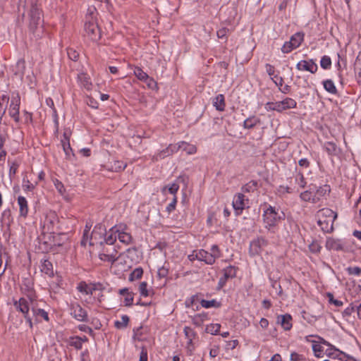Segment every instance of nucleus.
<instances>
[{
    "label": "nucleus",
    "mask_w": 361,
    "mask_h": 361,
    "mask_svg": "<svg viewBox=\"0 0 361 361\" xmlns=\"http://www.w3.org/2000/svg\"><path fill=\"white\" fill-rule=\"evenodd\" d=\"M67 54L69 59L73 61H78L79 58V53L73 48L67 49Z\"/></svg>",
    "instance_id": "obj_54"
},
{
    "label": "nucleus",
    "mask_w": 361,
    "mask_h": 361,
    "mask_svg": "<svg viewBox=\"0 0 361 361\" xmlns=\"http://www.w3.org/2000/svg\"><path fill=\"white\" fill-rule=\"evenodd\" d=\"M322 343L326 346L325 350V355L331 358H338L341 360H343V358L342 356H345V353L342 351H340L338 349L336 348L331 344H330L328 341L322 339Z\"/></svg>",
    "instance_id": "obj_15"
},
{
    "label": "nucleus",
    "mask_w": 361,
    "mask_h": 361,
    "mask_svg": "<svg viewBox=\"0 0 361 361\" xmlns=\"http://www.w3.org/2000/svg\"><path fill=\"white\" fill-rule=\"evenodd\" d=\"M70 345L77 350H80L82 347V344L80 341V336H74L71 338Z\"/></svg>",
    "instance_id": "obj_52"
},
{
    "label": "nucleus",
    "mask_w": 361,
    "mask_h": 361,
    "mask_svg": "<svg viewBox=\"0 0 361 361\" xmlns=\"http://www.w3.org/2000/svg\"><path fill=\"white\" fill-rule=\"evenodd\" d=\"M317 224L325 233H330L333 231L334 221L337 218V214L332 209L324 208L317 212Z\"/></svg>",
    "instance_id": "obj_2"
},
{
    "label": "nucleus",
    "mask_w": 361,
    "mask_h": 361,
    "mask_svg": "<svg viewBox=\"0 0 361 361\" xmlns=\"http://www.w3.org/2000/svg\"><path fill=\"white\" fill-rule=\"evenodd\" d=\"M139 291L142 296L147 297L149 295V290H147V283L145 281L142 282L139 286Z\"/></svg>",
    "instance_id": "obj_56"
},
{
    "label": "nucleus",
    "mask_w": 361,
    "mask_h": 361,
    "mask_svg": "<svg viewBox=\"0 0 361 361\" xmlns=\"http://www.w3.org/2000/svg\"><path fill=\"white\" fill-rule=\"evenodd\" d=\"M169 156H170V153H169V149L167 147L164 149H162L160 152H159L158 153H157L154 156V159H155L156 161H158L159 159H164L165 157H169Z\"/></svg>",
    "instance_id": "obj_50"
},
{
    "label": "nucleus",
    "mask_w": 361,
    "mask_h": 361,
    "mask_svg": "<svg viewBox=\"0 0 361 361\" xmlns=\"http://www.w3.org/2000/svg\"><path fill=\"white\" fill-rule=\"evenodd\" d=\"M133 73L136 78L142 82H145V80L148 78L147 73L143 71V70L140 67H135L134 68Z\"/></svg>",
    "instance_id": "obj_40"
},
{
    "label": "nucleus",
    "mask_w": 361,
    "mask_h": 361,
    "mask_svg": "<svg viewBox=\"0 0 361 361\" xmlns=\"http://www.w3.org/2000/svg\"><path fill=\"white\" fill-rule=\"evenodd\" d=\"M18 204L19 206L20 215L24 218L27 217L29 212L28 202L23 196H18Z\"/></svg>",
    "instance_id": "obj_22"
},
{
    "label": "nucleus",
    "mask_w": 361,
    "mask_h": 361,
    "mask_svg": "<svg viewBox=\"0 0 361 361\" xmlns=\"http://www.w3.org/2000/svg\"><path fill=\"white\" fill-rule=\"evenodd\" d=\"M32 302L31 299H27L25 298H20L19 300H13V306L15 309L20 312L23 316L30 314V303Z\"/></svg>",
    "instance_id": "obj_12"
},
{
    "label": "nucleus",
    "mask_w": 361,
    "mask_h": 361,
    "mask_svg": "<svg viewBox=\"0 0 361 361\" xmlns=\"http://www.w3.org/2000/svg\"><path fill=\"white\" fill-rule=\"evenodd\" d=\"M40 269L42 272L48 275L49 276H54L52 264L51 262L48 260H44V262H42Z\"/></svg>",
    "instance_id": "obj_35"
},
{
    "label": "nucleus",
    "mask_w": 361,
    "mask_h": 361,
    "mask_svg": "<svg viewBox=\"0 0 361 361\" xmlns=\"http://www.w3.org/2000/svg\"><path fill=\"white\" fill-rule=\"evenodd\" d=\"M319 338L322 341L323 338L320 337ZM324 345H325L322 343V341H312V350L317 357H323L325 355L326 348H324Z\"/></svg>",
    "instance_id": "obj_23"
},
{
    "label": "nucleus",
    "mask_w": 361,
    "mask_h": 361,
    "mask_svg": "<svg viewBox=\"0 0 361 361\" xmlns=\"http://www.w3.org/2000/svg\"><path fill=\"white\" fill-rule=\"evenodd\" d=\"M168 149H169V153H170V155L174 154V153H176L179 149H181V145H180V142L177 143V144H174V145H169L168 146Z\"/></svg>",
    "instance_id": "obj_62"
},
{
    "label": "nucleus",
    "mask_w": 361,
    "mask_h": 361,
    "mask_svg": "<svg viewBox=\"0 0 361 361\" xmlns=\"http://www.w3.org/2000/svg\"><path fill=\"white\" fill-rule=\"evenodd\" d=\"M200 305L204 308L219 307L221 306V303L214 299L211 300L203 299L200 301Z\"/></svg>",
    "instance_id": "obj_39"
},
{
    "label": "nucleus",
    "mask_w": 361,
    "mask_h": 361,
    "mask_svg": "<svg viewBox=\"0 0 361 361\" xmlns=\"http://www.w3.org/2000/svg\"><path fill=\"white\" fill-rule=\"evenodd\" d=\"M58 223V217L55 213H51L47 216L44 224L47 225L49 230L54 232V226Z\"/></svg>",
    "instance_id": "obj_30"
},
{
    "label": "nucleus",
    "mask_w": 361,
    "mask_h": 361,
    "mask_svg": "<svg viewBox=\"0 0 361 361\" xmlns=\"http://www.w3.org/2000/svg\"><path fill=\"white\" fill-rule=\"evenodd\" d=\"M297 106V102L290 97H286L282 101L268 102L265 104L264 108L267 111H275L281 113L284 111L295 109Z\"/></svg>",
    "instance_id": "obj_3"
},
{
    "label": "nucleus",
    "mask_w": 361,
    "mask_h": 361,
    "mask_svg": "<svg viewBox=\"0 0 361 361\" xmlns=\"http://www.w3.org/2000/svg\"><path fill=\"white\" fill-rule=\"evenodd\" d=\"M228 32V29L226 27H222L217 30L216 35L219 39L227 40V34Z\"/></svg>",
    "instance_id": "obj_60"
},
{
    "label": "nucleus",
    "mask_w": 361,
    "mask_h": 361,
    "mask_svg": "<svg viewBox=\"0 0 361 361\" xmlns=\"http://www.w3.org/2000/svg\"><path fill=\"white\" fill-rule=\"evenodd\" d=\"M142 274H143L142 269L136 268L130 274L129 279H130V281H134L135 279H139L142 277Z\"/></svg>",
    "instance_id": "obj_48"
},
{
    "label": "nucleus",
    "mask_w": 361,
    "mask_h": 361,
    "mask_svg": "<svg viewBox=\"0 0 361 361\" xmlns=\"http://www.w3.org/2000/svg\"><path fill=\"white\" fill-rule=\"evenodd\" d=\"M295 183L298 185L300 188H304L306 186V180L303 174L300 172L296 173L295 176Z\"/></svg>",
    "instance_id": "obj_43"
},
{
    "label": "nucleus",
    "mask_w": 361,
    "mask_h": 361,
    "mask_svg": "<svg viewBox=\"0 0 361 361\" xmlns=\"http://www.w3.org/2000/svg\"><path fill=\"white\" fill-rule=\"evenodd\" d=\"M331 191L329 185L320 186L314 195L313 203L319 202L322 199L327 197Z\"/></svg>",
    "instance_id": "obj_19"
},
{
    "label": "nucleus",
    "mask_w": 361,
    "mask_h": 361,
    "mask_svg": "<svg viewBox=\"0 0 361 361\" xmlns=\"http://www.w3.org/2000/svg\"><path fill=\"white\" fill-rule=\"evenodd\" d=\"M102 248L99 252V258L104 262L110 264L114 263L118 259V250L116 246L102 245Z\"/></svg>",
    "instance_id": "obj_6"
},
{
    "label": "nucleus",
    "mask_w": 361,
    "mask_h": 361,
    "mask_svg": "<svg viewBox=\"0 0 361 361\" xmlns=\"http://www.w3.org/2000/svg\"><path fill=\"white\" fill-rule=\"evenodd\" d=\"M129 322V317L128 315H122L121 320H116L114 322V326L118 329H125L127 327Z\"/></svg>",
    "instance_id": "obj_38"
},
{
    "label": "nucleus",
    "mask_w": 361,
    "mask_h": 361,
    "mask_svg": "<svg viewBox=\"0 0 361 361\" xmlns=\"http://www.w3.org/2000/svg\"><path fill=\"white\" fill-rule=\"evenodd\" d=\"M355 71H358L361 74V52H360L356 58L354 64Z\"/></svg>",
    "instance_id": "obj_64"
},
{
    "label": "nucleus",
    "mask_w": 361,
    "mask_h": 361,
    "mask_svg": "<svg viewBox=\"0 0 361 361\" xmlns=\"http://www.w3.org/2000/svg\"><path fill=\"white\" fill-rule=\"evenodd\" d=\"M209 320L208 314L206 312H202L195 314L192 317V322L196 326H202L204 322Z\"/></svg>",
    "instance_id": "obj_27"
},
{
    "label": "nucleus",
    "mask_w": 361,
    "mask_h": 361,
    "mask_svg": "<svg viewBox=\"0 0 361 361\" xmlns=\"http://www.w3.org/2000/svg\"><path fill=\"white\" fill-rule=\"evenodd\" d=\"M126 164L122 161L114 160L107 165V169L111 171L118 172L123 171L126 167Z\"/></svg>",
    "instance_id": "obj_28"
},
{
    "label": "nucleus",
    "mask_w": 361,
    "mask_h": 361,
    "mask_svg": "<svg viewBox=\"0 0 361 361\" xmlns=\"http://www.w3.org/2000/svg\"><path fill=\"white\" fill-rule=\"evenodd\" d=\"M23 190L27 192H32L35 188V185L32 183L29 180L25 179V178L23 179Z\"/></svg>",
    "instance_id": "obj_46"
},
{
    "label": "nucleus",
    "mask_w": 361,
    "mask_h": 361,
    "mask_svg": "<svg viewBox=\"0 0 361 361\" xmlns=\"http://www.w3.org/2000/svg\"><path fill=\"white\" fill-rule=\"evenodd\" d=\"M327 297L329 298V302L331 304H334L336 307H341L343 304L342 301L334 299L332 293H328Z\"/></svg>",
    "instance_id": "obj_61"
},
{
    "label": "nucleus",
    "mask_w": 361,
    "mask_h": 361,
    "mask_svg": "<svg viewBox=\"0 0 361 361\" xmlns=\"http://www.w3.org/2000/svg\"><path fill=\"white\" fill-rule=\"evenodd\" d=\"M349 275L359 276L361 275V268L360 267H349L346 269Z\"/></svg>",
    "instance_id": "obj_55"
},
{
    "label": "nucleus",
    "mask_w": 361,
    "mask_h": 361,
    "mask_svg": "<svg viewBox=\"0 0 361 361\" xmlns=\"http://www.w3.org/2000/svg\"><path fill=\"white\" fill-rule=\"evenodd\" d=\"M42 9L38 6V0L30 1V9L29 11L30 17V29L34 32L37 27L42 24Z\"/></svg>",
    "instance_id": "obj_4"
},
{
    "label": "nucleus",
    "mask_w": 361,
    "mask_h": 361,
    "mask_svg": "<svg viewBox=\"0 0 361 361\" xmlns=\"http://www.w3.org/2000/svg\"><path fill=\"white\" fill-rule=\"evenodd\" d=\"M260 123V119L255 116H250L243 122V127L245 129H251L257 124Z\"/></svg>",
    "instance_id": "obj_33"
},
{
    "label": "nucleus",
    "mask_w": 361,
    "mask_h": 361,
    "mask_svg": "<svg viewBox=\"0 0 361 361\" xmlns=\"http://www.w3.org/2000/svg\"><path fill=\"white\" fill-rule=\"evenodd\" d=\"M257 185V183L255 180H251L248 183L245 184L242 190L243 192H250L251 191H253L256 189Z\"/></svg>",
    "instance_id": "obj_49"
},
{
    "label": "nucleus",
    "mask_w": 361,
    "mask_h": 361,
    "mask_svg": "<svg viewBox=\"0 0 361 361\" xmlns=\"http://www.w3.org/2000/svg\"><path fill=\"white\" fill-rule=\"evenodd\" d=\"M85 35L92 41L97 42L101 38V32L97 23V20L92 16L90 20L85 22Z\"/></svg>",
    "instance_id": "obj_5"
},
{
    "label": "nucleus",
    "mask_w": 361,
    "mask_h": 361,
    "mask_svg": "<svg viewBox=\"0 0 361 361\" xmlns=\"http://www.w3.org/2000/svg\"><path fill=\"white\" fill-rule=\"evenodd\" d=\"M277 192L280 195H283L286 193H292L293 192V189L287 186V185H280L278 188H277Z\"/></svg>",
    "instance_id": "obj_57"
},
{
    "label": "nucleus",
    "mask_w": 361,
    "mask_h": 361,
    "mask_svg": "<svg viewBox=\"0 0 361 361\" xmlns=\"http://www.w3.org/2000/svg\"><path fill=\"white\" fill-rule=\"evenodd\" d=\"M248 201L245 196L242 193L235 195L233 200V207L234 210L240 214L245 209L246 202Z\"/></svg>",
    "instance_id": "obj_16"
},
{
    "label": "nucleus",
    "mask_w": 361,
    "mask_h": 361,
    "mask_svg": "<svg viewBox=\"0 0 361 361\" xmlns=\"http://www.w3.org/2000/svg\"><path fill=\"white\" fill-rule=\"evenodd\" d=\"M106 229L103 224H98L95 225L91 233V238L89 241L90 245H94L95 244H99L100 245H103V240L106 234Z\"/></svg>",
    "instance_id": "obj_10"
},
{
    "label": "nucleus",
    "mask_w": 361,
    "mask_h": 361,
    "mask_svg": "<svg viewBox=\"0 0 361 361\" xmlns=\"http://www.w3.org/2000/svg\"><path fill=\"white\" fill-rule=\"evenodd\" d=\"M20 97L17 93L13 95L11 99V102L8 109V114L9 116L13 120L16 124H19L20 121Z\"/></svg>",
    "instance_id": "obj_8"
},
{
    "label": "nucleus",
    "mask_w": 361,
    "mask_h": 361,
    "mask_svg": "<svg viewBox=\"0 0 361 361\" xmlns=\"http://www.w3.org/2000/svg\"><path fill=\"white\" fill-rule=\"evenodd\" d=\"M147 360H148L147 350L145 346H142L141 348V351L140 353L139 361H147Z\"/></svg>",
    "instance_id": "obj_63"
},
{
    "label": "nucleus",
    "mask_w": 361,
    "mask_h": 361,
    "mask_svg": "<svg viewBox=\"0 0 361 361\" xmlns=\"http://www.w3.org/2000/svg\"><path fill=\"white\" fill-rule=\"evenodd\" d=\"M309 249L311 252L317 254L320 252L322 246L319 244L318 242L313 241L311 244H310Z\"/></svg>",
    "instance_id": "obj_58"
},
{
    "label": "nucleus",
    "mask_w": 361,
    "mask_h": 361,
    "mask_svg": "<svg viewBox=\"0 0 361 361\" xmlns=\"http://www.w3.org/2000/svg\"><path fill=\"white\" fill-rule=\"evenodd\" d=\"M195 258L199 261L204 262L207 264L212 265L214 264V258L212 255L204 250H200L197 251L195 253Z\"/></svg>",
    "instance_id": "obj_21"
},
{
    "label": "nucleus",
    "mask_w": 361,
    "mask_h": 361,
    "mask_svg": "<svg viewBox=\"0 0 361 361\" xmlns=\"http://www.w3.org/2000/svg\"><path fill=\"white\" fill-rule=\"evenodd\" d=\"M211 255H212L214 258V263L216 259L221 257V251L219 247L216 245H213L211 247L210 252H209Z\"/></svg>",
    "instance_id": "obj_51"
},
{
    "label": "nucleus",
    "mask_w": 361,
    "mask_h": 361,
    "mask_svg": "<svg viewBox=\"0 0 361 361\" xmlns=\"http://www.w3.org/2000/svg\"><path fill=\"white\" fill-rule=\"evenodd\" d=\"M25 71V61L24 59H19L14 68V74L20 78H23Z\"/></svg>",
    "instance_id": "obj_29"
},
{
    "label": "nucleus",
    "mask_w": 361,
    "mask_h": 361,
    "mask_svg": "<svg viewBox=\"0 0 361 361\" xmlns=\"http://www.w3.org/2000/svg\"><path fill=\"white\" fill-rule=\"evenodd\" d=\"M304 40V34L302 32H296L291 36L289 41L286 42L281 47V51L284 54H288L293 50L300 46Z\"/></svg>",
    "instance_id": "obj_9"
},
{
    "label": "nucleus",
    "mask_w": 361,
    "mask_h": 361,
    "mask_svg": "<svg viewBox=\"0 0 361 361\" xmlns=\"http://www.w3.org/2000/svg\"><path fill=\"white\" fill-rule=\"evenodd\" d=\"M323 149L329 156H336L340 152L339 147L333 142H325L323 144Z\"/></svg>",
    "instance_id": "obj_24"
},
{
    "label": "nucleus",
    "mask_w": 361,
    "mask_h": 361,
    "mask_svg": "<svg viewBox=\"0 0 361 361\" xmlns=\"http://www.w3.org/2000/svg\"><path fill=\"white\" fill-rule=\"evenodd\" d=\"M118 232V228L116 226L112 227L108 232L106 231L103 245L114 246V244L117 239Z\"/></svg>",
    "instance_id": "obj_18"
},
{
    "label": "nucleus",
    "mask_w": 361,
    "mask_h": 361,
    "mask_svg": "<svg viewBox=\"0 0 361 361\" xmlns=\"http://www.w3.org/2000/svg\"><path fill=\"white\" fill-rule=\"evenodd\" d=\"M325 247L330 251H342L344 250V243L340 239L329 237L326 240Z\"/></svg>",
    "instance_id": "obj_17"
},
{
    "label": "nucleus",
    "mask_w": 361,
    "mask_h": 361,
    "mask_svg": "<svg viewBox=\"0 0 361 361\" xmlns=\"http://www.w3.org/2000/svg\"><path fill=\"white\" fill-rule=\"evenodd\" d=\"M277 322L286 331H288L292 328V317L289 314L279 315L277 317Z\"/></svg>",
    "instance_id": "obj_20"
},
{
    "label": "nucleus",
    "mask_w": 361,
    "mask_h": 361,
    "mask_svg": "<svg viewBox=\"0 0 361 361\" xmlns=\"http://www.w3.org/2000/svg\"><path fill=\"white\" fill-rule=\"evenodd\" d=\"M262 214V221L264 228L267 230L268 233L274 239V235L279 231V225L281 221L285 219V214L279 208H276L270 204H265Z\"/></svg>",
    "instance_id": "obj_1"
},
{
    "label": "nucleus",
    "mask_w": 361,
    "mask_h": 361,
    "mask_svg": "<svg viewBox=\"0 0 361 361\" xmlns=\"http://www.w3.org/2000/svg\"><path fill=\"white\" fill-rule=\"evenodd\" d=\"M296 69L300 71H309L315 73L318 66L313 59L301 60L296 64Z\"/></svg>",
    "instance_id": "obj_14"
},
{
    "label": "nucleus",
    "mask_w": 361,
    "mask_h": 361,
    "mask_svg": "<svg viewBox=\"0 0 361 361\" xmlns=\"http://www.w3.org/2000/svg\"><path fill=\"white\" fill-rule=\"evenodd\" d=\"M320 66L324 70L330 69L331 67V59L329 56H323L320 60Z\"/></svg>",
    "instance_id": "obj_42"
},
{
    "label": "nucleus",
    "mask_w": 361,
    "mask_h": 361,
    "mask_svg": "<svg viewBox=\"0 0 361 361\" xmlns=\"http://www.w3.org/2000/svg\"><path fill=\"white\" fill-rule=\"evenodd\" d=\"M78 82L81 87L87 90H90L92 87L90 78L86 73H81L78 75Z\"/></svg>",
    "instance_id": "obj_25"
},
{
    "label": "nucleus",
    "mask_w": 361,
    "mask_h": 361,
    "mask_svg": "<svg viewBox=\"0 0 361 361\" xmlns=\"http://www.w3.org/2000/svg\"><path fill=\"white\" fill-rule=\"evenodd\" d=\"M236 268L233 266H228L223 269V272H225L228 276H231L232 279L235 278L236 276Z\"/></svg>",
    "instance_id": "obj_59"
},
{
    "label": "nucleus",
    "mask_w": 361,
    "mask_h": 361,
    "mask_svg": "<svg viewBox=\"0 0 361 361\" xmlns=\"http://www.w3.org/2000/svg\"><path fill=\"white\" fill-rule=\"evenodd\" d=\"M269 244V241L264 236H259L250 241L249 254L251 257L259 255L263 249Z\"/></svg>",
    "instance_id": "obj_7"
},
{
    "label": "nucleus",
    "mask_w": 361,
    "mask_h": 361,
    "mask_svg": "<svg viewBox=\"0 0 361 361\" xmlns=\"http://www.w3.org/2000/svg\"><path fill=\"white\" fill-rule=\"evenodd\" d=\"M221 329L219 324H210L206 326V331L212 335H216L219 334Z\"/></svg>",
    "instance_id": "obj_41"
},
{
    "label": "nucleus",
    "mask_w": 361,
    "mask_h": 361,
    "mask_svg": "<svg viewBox=\"0 0 361 361\" xmlns=\"http://www.w3.org/2000/svg\"><path fill=\"white\" fill-rule=\"evenodd\" d=\"M300 198L301 200L305 202H313L314 195H312V192L310 190H305L300 193Z\"/></svg>",
    "instance_id": "obj_47"
},
{
    "label": "nucleus",
    "mask_w": 361,
    "mask_h": 361,
    "mask_svg": "<svg viewBox=\"0 0 361 361\" xmlns=\"http://www.w3.org/2000/svg\"><path fill=\"white\" fill-rule=\"evenodd\" d=\"M166 189H168L169 192L171 194L176 195V194L177 193V192L179 189V185L177 183H173L164 187L163 188V191H164Z\"/></svg>",
    "instance_id": "obj_53"
},
{
    "label": "nucleus",
    "mask_w": 361,
    "mask_h": 361,
    "mask_svg": "<svg viewBox=\"0 0 361 361\" xmlns=\"http://www.w3.org/2000/svg\"><path fill=\"white\" fill-rule=\"evenodd\" d=\"M213 106L217 111H223L225 109V98L224 94H219L216 96L212 100Z\"/></svg>",
    "instance_id": "obj_26"
},
{
    "label": "nucleus",
    "mask_w": 361,
    "mask_h": 361,
    "mask_svg": "<svg viewBox=\"0 0 361 361\" xmlns=\"http://www.w3.org/2000/svg\"><path fill=\"white\" fill-rule=\"evenodd\" d=\"M119 294L124 296L126 306H130L133 303V294L126 288L120 289Z\"/></svg>",
    "instance_id": "obj_31"
},
{
    "label": "nucleus",
    "mask_w": 361,
    "mask_h": 361,
    "mask_svg": "<svg viewBox=\"0 0 361 361\" xmlns=\"http://www.w3.org/2000/svg\"><path fill=\"white\" fill-rule=\"evenodd\" d=\"M31 310H32L33 314H35V316L41 317L45 321H49L48 313L45 310H44L43 309H36L35 307H32Z\"/></svg>",
    "instance_id": "obj_44"
},
{
    "label": "nucleus",
    "mask_w": 361,
    "mask_h": 361,
    "mask_svg": "<svg viewBox=\"0 0 361 361\" xmlns=\"http://www.w3.org/2000/svg\"><path fill=\"white\" fill-rule=\"evenodd\" d=\"M104 289V286L100 283H91L90 285L87 284L85 282H80L78 286L77 290L85 295H92L95 290H102Z\"/></svg>",
    "instance_id": "obj_13"
},
{
    "label": "nucleus",
    "mask_w": 361,
    "mask_h": 361,
    "mask_svg": "<svg viewBox=\"0 0 361 361\" xmlns=\"http://www.w3.org/2000/svg\"><path fill=\"white\" fill-rule=\"evenodd\" d=\"M181 149L185 151L188 154H194L197 152V147L195 145L189 144L185 142H180Z\"/></svg>",
    "instance_id": "obj_37"
},
{
    "label": "nucleus",
    "mask_w": 361,
    "mask_h": 361,
    "mask_svg": "<svg viewBox=\"0 0 361 361\" xmlns=\"http://www.w3.org/2000/svg\"><path fill=\"white\" fill-rule=\"evenodd\" d=\"M323 86L326 91L332 94H336L338 91L334 81L327 79L323 81Z\"/></svg>",
    "instance_id": "obj_36"
},
{
    "label": "nucleus",
    "mask_w": 361,
    "mask_h": 361,
    "mask_svg": "<svg viewBox=\"0 0 361 361\" xmlns=\"http://www.w3.org/2000/svg\"><path fill=\"white\" fill-rule=\"evenodd\" d=\"M12 221L13 219L11 210L9 209H7L3 211L1 216V223L2 224V225L9 228Z\"/></svg>",
    "instance_id": "obj_32"
},
{
    "label": "nucleus",
    "mask_w": 361,
    "mask_h": 361,
    "mask_svg": "<svg viewBox=\"0 0 361 361\" xmlns=\"http://www.w3.org/2000/svg\"><path fill=\"white\" fill-rule=\"evenodd\" d=\"M183 331H184L185 337L188 340V343L191 344L193 338L195 336V331L189 326H185L183 329Z\"/></svg>",
    "instance_id": "obj_45"
},
{
    "label": "nucleus",
    "mask_w": 361,
    "mask_h": 361,
    "mask_svg": "<svg viewBox=\"0 0 361 361\" xmlns=\"http://www.w3.org/2000/svg\"><path fill=\"white\" fill-rule=\"evenodd\" d=\"M117 238L121 243L126 245H130L132 242V236L130 234L125 231H121L119 229L117 234Z\"/></svg>",
    "instance_id": "obj_34"
},
{
    "label": "nucleus",
    "mask_w": 361,
    "mask_h": 361,
    "mask_svg": "<svg viewBox=\"0 0 361 361\" xmlns=\"http://www.w3.org/2000/svg\"><path fill=\"white\" fill-rule=\"evenodd\" d=\"M71 315L79 322L87 321V312L82 306L76 302H71L69 305Z\"/></svg>",
    "instance_id": "obj_11"
}]
</instances>
